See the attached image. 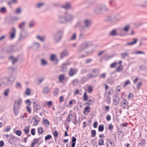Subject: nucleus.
Instances as JSON below:
<instances>
[{
  "mask_svg": "<svg viewBox=\"0 0 147 147\" xmlns=\"http://www.w3.org/2000/svg\"><path fill=\"white\" fill-rule=\"evenodd\" d=\"M64 15H60L59 16V22L61 23L65 24L72 21L73 18V15L68 12L63 13Z\"/></svg>",
  "mask_w": 147,
  "mask_h": 147,
  "instance_id": "nucleus-1",
  "label": "nucleus"
},
{
  "mask_svg": "<svg viewBox=\"0 0 147 147\" xmlns=\"http://www.w3.org/2000/svg\"><path fill=\"white\" fill-rule=\"evenodd\" d=\"M22 103V100L20 98L15 100L13 105V112L15 115H17L19 112L20 106Z\"/></svg>",
  "mask_w": 147,
  "mask_h": 147,
  "instance_id": "nucleus-2",
  "label": "nucleus"
},
{
  "mask_svg": "<svg viewBox=\"0 0 147 147\" xmlns=\"http://www.w3.org/2000/svg\"><path fill=\"white\" fill-rule=\"evenodd\" d=\"M63 35V32L62 30H59L54 34L53 36L54 42L56 43L60 42Z\"/></svg>",
  "mask_w": 147,
  "mask_h": 147,
  "instance_id": "nucleus-3",
  "label": "nucleus"
},
{
  "mask_svg": "<svg viewBox=\"0 0 147 147\" xmlns=\"http://www.w3.org/2000/svg\"><path fill=\"white\" fill-rule=\"evenodd\" d=\"M90 42L88 41H85L80 46L78 50V52H80L87 48Z\"/></svg>",
  "mask_w": 147,
  "mask_h": 147,
  "instance_id": "nucleus-4",
  "label": "nucleus"
},
{
  "mask_svg": "<svg viewBox=\"0 0 147 147\" xmlns=\"http://www.w3.org/2000/svg\"><path fill=\"white\" fill-rule=\"evenodd\" d=\"M78 71V69L75 68H71L68 73V76L71 77L75 75Z\"/></svg>",
  "mask_w": 147,
  "mask_h": 147,
  "instance_id": "nucleus-5",
  "label": "nucleus"
},
{
  "mask_svg": "<svg viewBox=\"0 0 147 147\" xmlns=\"http://www.w3.org/2000/svg\"><path fill=\"white\" fill-rule=\"evenodd\" d=\"M94 13L96 15H98L101 13L102 11L101 6H98L96 7L94 9Z\"/></svg>",
  "mask_w": 147,
  "mask_h": 147,
  "instance_id": "nucleus-6",
  "label": "nucleus"
},
{
  "mask_svg": "<svg viewBox=\"0 0 147 147\" xmlns=\"http://www.w3.org/2000/svg\"><path fill=\"white\" fill-rule=\"evenodd\" d=\"M16 30L14 27H12L10 32L9 38L10 39H13L15 37Z\"/></svg>",
  "mask_w": 147,
  "mask_h": 147,
  "instance_id": "nucleus-7",
  "label": "nucleus"
},
{
  "mask_svg": "<svg viewBox=\"0 0 147 147\" xmlns=\"http://www.w3.org/2000/svg\"><path fill=\"white\" fill-rule=\"evenodd\" d=\"M92 23V21L90 20H85L84 21V26L86 28H89L91 26Z\"/></svg>",
  "mask_w": 147,
  "mask_h": 147,
  "instance_id": "nucleus-8",
  "label": "nucleus"
},
{
  "mask_svg": "<svg viewBox=\"0 0 147 147\" xmlns=\"http://www.w3.org/2000/svg\"><path fill=\"white\" fill-rule=\"evenodd\" d=\"M50 60L52 61H55V64H57L59 61L57 55L52 54H51Z\"/></svg>",
  "mask_w": 147,
  "mask_h": 147,
  "instance_id": "nucleus-9",
  "label": "nucleus"
},
{
  "mask_svg": "<svg viewBox=\"0 0 147 147\" xmlns=\"http://www.w3.org/2000/svg\"><path fill=\"white\" fill-rule=\"evenodd\" d=\"M69 54L68 51L66 50L62 51L60 54V58L62 59L65 57L67 56Z\"/></svg>",
  "mask_w": 147,
  "mask_h": 147,
  "instance_id": "nucleus-10",
  "label": "nucleus"
},
{
  "mask_svg": "<svg viewBox=\"0 0 147 147\" xmlns=\"http://www.w3.org/2000/svg\"><path fill=\"white\" fill-rule=\"evenodd\" d=\"M34 111L36 113H38V111L41 109V107L40 105H38L36 103L34 102Z\"/></svg>",
  "mask_w": 147,
  "mask_h": 147,
  "instance_id": "nucleus-11",
  "label": "nucleus"
},
{
  "mask_svg": "<svg viewBox=\"0 0 147 147\" xmlns=\"http://www.w3.org/2000/svg\"><path fill=\"white\" fill-rule=\"evenodd\" d=\"M69 65V63H64L63 64L61 67V71L63 72H65L67 69V66Z\"/></svg>",
  "mask_w": 147,
  "mask_h": 147,
  "instance_id": "nucleus-12",
  "label": "nucleus"
},
{
  "mask_svg": "<svg viewBox=\"0 0 147 147\" xmlns=\"http://www.w3.org/2000/svg\"><path fill=\"white\" fill-rule=\"evenodd\" d=\"M121 104L123 109H125L126 107L127 106L128 102L126 100L123 99V101L121 102Z\"/></svg>",
  "mask_w": 147,
  "mask_h": 147,
  "instance_id": "nucleus-13",
  "label": "nucleus"
},
{
  "mask_svg": "<svg viewBox=\"0 0 147 147\" xmlns=\"http://www.w3.org/2000/svg\"><path fill=\"white\" fill-rule=\"evenodd\" d=\"M61 7L65 9H69L71 8V4L69 3H67L64 5H62Z\"/></svg>",
  "mask_w": 147,
  "mask_h": 147,
  "instance_id": "nucleus-14",
  "label": "nucleus"
},
{
  "mask_svg": "<svg viewBox=\"0 0 147 147\" xmlns=\"http://www.w3.org/2000/svg\"><path fill=\"white\" fill-rule=\"evenodd\" d=\"M133 41L131 42H129L127 43L125 45V46H131L135 44L137 42L138 40L137 38L133 39Z\"/></svg>",
  "mask_w": 147,
  "mask_h": 147,
  "instance_id": "nucleus-15",
  "label": "nucleus"
},
{
  "mask_svg": "<svg viewBox=\"0 0 147 147\" xmlns=\"http://www.w3.org/2000/svg\"><path fill=\"white\" fill-rule=\"evenodd\" d=\"M138 6L143 8H147V0L145 1L143 3L139 4Z\"/></svg>",
  "mask_w": 147,
  "mask_h": 147,
  "instance_id": "nucleus-16",
  "label": "nucleus"
},
{
  "mask_svg": "<svg viewBox=\"0 0 147 147\" xmlns=\"http://www.w3.org/2000/svg\"><path fill=\"white\" fill-rule=\"evenodd\" d=\"M50 89L48 86H46L42 90V92L43 94H47L49 93L50 91Z\"/></svg>",
  "mask_w": 147,
  "mask_h": 147,
  "instance_id": "nucleus-17",
  "label": "nucleus"
},
{
  "mask_svg": "<svg viewBox=\"0 0 147 147\" xmlns=\"http://www.w3.org/2000/svg\"><path fill=\"white\" fill-rule=\"evenodd\" d=\"M41 139H42V138L41 137L38 138L34 139V141L31 144V147H34V145L36 143L38 144V141Z\"/></svg>",
  "mask_w": 147,
  "mask_h": 147,
  "instance_id": "nucleus-18",
  "label": "nucleus"
},
{
  "mask_svg": "<svg viewBox=\"0 0 147 147\" xmlns=\"http://www.w3.org/2000/svg\"><path fill=\"white\" fill-rule=\"evenodd\" d=\"M90 107L88 106L87 105L84 109V114L86 115H87L88 112H90Z\"/></svg>",
  "mask_w": 147,
  "mask_h": 147,
  "instance_id": "nucleus-19",
  "label": "nucleus"
},
{
  "mask_svg": "<svg viewBox=\"0 0 147 147\" xmlns=\"http://www.w3.org/2000/svg\"><path fill=\"white\" fill-rule=\"evenodd\" d=\"M92 72L93 74L94 75V76H96V77L99 74V70L98 69H93Z\"/></svg>",
  "mask_w": 147,
  "mask_h": 147,
  "instance_id": "nucleus-20",
  "label": "nucleus"
},
{
  "mask_svg": "<svg viewBox=\"0 0 147 147\" xmlns=\"http://www.w3.org/2000/svg\"><path fill=\"white\" fill-rule=\"evenodd\" d=\"M33 46L36 49H38L40 47V44L38 42H34L33 43Z\"/></svg>",
  "mask_w": 147,
  "mask_h": 147,
  "instance_id": "nucleus-21",
  "label": "nucleus"
},
{
  "mask_svg": "<svg viewBox=\"0 0 147 147\" xmlns=\"http://www.w3.org/2000/svg\"><path fill=\"white\" fill-rule=\"evenodd\" d=\"M113 101L115 105H117L119 102V98H118L117 96H116L113 98Z\"/></svg>",
  "mask_w": 147,
  "mask_h": 147,
  "instance_id": "nucleus-22",
  "label": "nucleus"
},
{
  "mask_svg": "<svg viewBox=\"0 0 147 147\" xmlns=\"http://www.w3.org/2000/svg\"><path fill=\"white\" fill-rule=\"evenodd\" d=\"M15 138V137L13 136H11L10 137L9 139L8 140L9 142L10 143V144H12L15 142L14 139Z\"/></svg>",
  "mask_w": 147,
  "mask_h": 147,
  "instance_id": "nucleus-23",
  "label": "nucleus"
},
{
  "mask_svg": "<svg viewBox=\"0 0 147 147\" xmlns=\"http://www.w3.org/2000/svg\"><path fill=\"white\" fill-rule=\"evenodd\" d=\"M58 78L59 82L62 83L63 81L65 79V76L64 74L61 75L59 76Z\"/></svg>",
  "mask_w": 147,
  "mask_h": 147,
  "instance_id": "nucleus-24",
  "label": "nucleus"
},
{
  "mask_svg": "<svg viewBox=\"0 0 147 147\" xmlns=\"http://www.w3.org/2000/svg\"><path fill=\"white\" fill-rule=\"evenodd\" d=\"M25 24L26 22H23L21 24H19L18 25L19 27L20 28V30L22 31V32H23V31Z\"/></svg>",
  "mask_w": 147,
  "mask_h": 147,
  "instance_id": "nucleus-25",
  "label": "nucleus"
},
{
  "mask_svg": "<svg viewBox=\"0 0 147 147\" xmlns=\"http://www.w3.org/2000/svg\"><path fill=\"white\" fill-rule=\"evenodd\" d=\"M12 77H10L9 78L6 79V80L8 84H12L13 82V80H11Z\"/></svg>",
  "mask_w": 147,
  "mask_h": 147,
  "instance_id": "nucleus-26",
  "label": "nucleus"
},
{
  "mask_svg": "<svg viewBox=\"0 0 147 147\" xmlns=\"http://www.w3.org/2000/svg\"><path fill=\"white\" fill-rule=\"evenodd\" d=\"M36 38L38 40L41 41L42 42H44L45 39V37L43 36L41 37L40 36L38 35L36 36Z\"/></svg>",
  "mask_w": 147,
  "mask_h": 147,
  "instance_id": "nucleus-27",
  "label": "nucleus"
},
{
  "mask_svg": "<svg viewBox=\"0 0 147 147\" xmlns=\"http://www.w3.org/2000/svg\"><path fill=\"white\" fill-rule=\"evenodd\" d=\"M40 64L42 65L45 66L47 64V62L45 59H42L41 60Z\"/></svg>",
  "mask_w": 147,
  "mask_h": 147,
  "instance_id": "nucleus-28",
  "label": "nucleus"
},
{
  "mask_svg": "<svg viewBox=\"0 0 147 147\" xmlns=\"http://www.w3.org/2000/svg\"><path fill=\"white\" fill-rule=\"evenodd\" d=\"M86 77L88 78V80L90 79H92L96 78V76H94L93 74H88L86 76Z\"/></svg>",
  "mask_w": 147,
  "mask_h": 147,
  "instance_id": "nucleus-29",
  "label": "nucleus"
},
{
  "mask_svg": "<svg viewBox=\"0 0 147 147\" xmlns=\"http://www.w3.org/2000/svg\"><path fill=\"white\" fill-rule=\"evenodd\" d=\"M109 35L112 36L117 35L116 30H113L110 32Z\"/></svg>",
  "mask_w": 147,
  "mask_h": 147,
  "instance_id": "nucleus-30",
  "label": "nucleus"
},
{
  "mask_svg": "<svg viewBox=\"0 0 147 147\" xmlns=\"http://www.w3.org/2000/svg\"><path fill=\"white\" fill-rule=\"evenodd\" d=\"M30 128V126L29 125L28 126L26 127L24 129V130L26 135H27L29 131V129Z\"/></svg>",
  "mask_w": 147,
  "mask_h": 147,
  "instance_id": "nucleus-31",
  "label": "nucleus"
},
{
  "mask_svg": "<svg viewBox=\"0 0 147 147\" xmlns=\"http://www.w3.org/2000/svg\"><path fill=\"white\" fill-rule=\"evenodd\" d=\"M129 28V25H127L125 26L123 29L122 30L125 32H127L128 31Z\"/></svg>",
  "mask_w": 147,
  "mask_h": 147,
  "instance_id": "nucleus-32",
  "label": "nucleus"
},
{
  "mask_svg": "<svg viewBox=\"0 0 147 147\" xmlns=\"http://www.w3.org/2000/svg\"><path fill=\"white\" fill-rule=\"evenodd\" d=\"M129 54L126 52L121 53V57L123 59H125L126 57H128Z\"/></svg>",
  "mask_w": 147,
  "mask_h": 147,
  "instance_id": "nucleus-33",
  "label": "nucleus"
},
{
  "mask_svg": "<svg viewBox=\"0 0 147 147\" xmlns=\"http://www.w3.org/2000/svg\"><path fill=\"white\" fill-rule=\"evenodd\" d=\"M45 3H39L36 4V7L37 8H40L42 7H43Z\"/></svg>",
  "mask_w": 147,
  "mask_h": 147,
  "instance_id": "nucleus-34",
  "label": "nucleus"
},
{
  "mask_svg": "<svg viewBox=\"0 0 147 147\" xmlns=\"http://www.w3.org/2000/svg\"><path fill=\"white\" fill-rule=\"evenodd\" d=\"M35 24V21L34 20H31L29 23V26L30 28L33 27Z\"/></svg>",
  "mask_w": 147,
  "mask_h": 147,
  "instance_id": "nucleus-35",
  "label": "nucleus"
},
{
  "mask_svg": "<svg viewBox=\"0 0 147 147\" xmlns=\"http://www.w3.org/2000/svg\"><path fill=\"white\" fill-rule=\"evenodd\" d=\"M85 38V35L82 32H80L79 34V39H84Z\"/></svg>",
  "mask_w": 147,
  "mask_h": 147,
  "instance_id": "nucleus-36",
  "label": "nucleus"
},
{
  "mask_svg": "<svg viewBox=\"0 0 147 147\" xmlns=\"http://www.w3.org/2000/svg\"><path fill=\"white\" fill-rule=\"evenodd\" d=\"M22 10L20 7H18L16 8V9L15 12L17 14H19L21 13Z\"/></svg>",
  "mask_w": 147,
  "mask_h": 147,
  "instance_id": "nucleus-37",
  "label": "nucleus"
},
{
  "mask_svg": "<svg viewBox=\"0 0 147 147\" xmlns=\"http://www.w3.org/2000/svg\"><path fill=\"white\" fill-rule=\"evenodd\" d=\"M78 80L77 79H75L73 81V86H77L78 83Z\"/></svg>",
  "mask_w": 147,
  "mask_h": 147,
  "instance_id": "nucleus-38",
  "label": "nucleus"
},
{
  "mask_svg": "<svg viewBox=\"0 0 147 147\" xmlns=\"http://www.w3.org/2000/svg\"><path fill=\"white\" fill-rule=\"evenodd\" d=\"M102 11H108L109 10V9L106 6L103 5L101 6Z\"/></svg>",
  "mask_w": 147,
  "mask_h": 147,
  "instance_id": "nucleus-39",
  "label": "nucleus"
},
{
  "mask_svg": "<svg viewBox=\"0 0 147 147\" xmlns=\"http://www.w3.org/2000/svg\"><path fill=\"white\" fill-rule=\"evenodd\" d=\"M42 127H40L38 129V131L39 135L42 134H43L44 131H42Z\"/></svg>",
  "mask_w": 147,
  "mask_h": 147,
  "instance_id": "nucleus-40",
  "label": "nucleus"
},
{
  "mask_svg": "<svg viewBox=\"0 0 147 147\" xmlns=\"http://www.w3.org/2000/svg\"><path fill=\"white\" fill-rule=\"evenodd\" d=\"M104 129L103 126L102 125H100L98 127V130L99 131L102 132Z\"/></svg>",
  "mask_w": 147,
  "mask_h": 147,
  "instance_id": "nucleus-41",
  "label": "nucleus"
},
{
  "mask_svg": "<svg viewBox=\"0 0 147 147\" xmlns=\"http://www.w3.org/2000/svg\"><path fill=\"white\" fill-rule=\"evenodd\" d=\"M9 91L10 89L9 88H7L5 90L4 94L7 97L8 96Z\"/></svg>",
  "mask_w": 147,
  "mask_h": 147,
  "instance_id": "nucleus-42",
  "label": "nucleus"
},
{
  "mask_svg": "<svg viewBox=\"0 0 147 147\" xmlns=\"http://www.w3.org/2000/svg\"><path fill=\"white\" fill-rule=\"evenodd\" d=\"M6 11V9L5 7H1L0 9V12L1 13H4Z\"/></svg>",
  "mask_w": 147,
  "mask_h": 147,
  "instance_id": "nucleus-43",
  "label": "nucleus"
},
{
  "mask_svg": "<svg viewBox=\"0 0 147 147\" xmlns=\"http://www.w3.org/2000/svg\"><path fill=\"white\" fill-rule=\"evenodd\" d=\"M113 16H109L107 17V20L111 22H113Z\"/></svg>",
  "mask_w": 147,
  "mask_h": 147,
  "instance_id": "nucleus-44",
  "label": "nucleus"
},
{
  "mask_svg": "<svg viewBox=\"0 0 147 147\" xmlns=\"http://www.w3.org/2000/svg\"><path fill=\"white\" fill-rule=\"evenodd\" d=\"M22 32L20 33V36L19 38V40H22L23 39L25 38L26 37L25 36L23 35H22Z\"/></svg>",
  "mask_w": 147,
  "mask_h": 147,
  "instance_id": "nucleus-45",
  "label": "nucleus"
},
{
  "mask_svg": "<svg viewBox=\"0 0 147 147\" xmlns=\"http://www.w3.org/2000/svg\"><path fill=\"white\" fill-rule=\"evenodd\" d=\"M113 22L119 21L120 18H118L117 16H113Z\"/></svg>",
  "mask_w": 147,
  "mask_h": 147,
  "instance_id": "nucleus-46",
  "label": "nucleus"
},
{
  "mask_svg": "<svg viewBox=\"0 0 147 147\" xmlns=\"http://www.w3.org/2000/svg\"><path fill=\"white\" fill-rule=\"evenodd\" d=\"M123 69V67L121 66V65L118 67L116 69V71L118 72H119L121 71H122Z\"/></svg>",
  "mask_w": 147,
  "mask_h": 147,
  "instance_id": "nucleus-47",
  "label": "nucleus"
},
{
  "mask_svg": "<svg viewBox=\"0 0 147 147\" xmlns=\"http://www.w3.org/2000/svg\"><path fill=\"white\" fill-rule=\"evenodd\" d=\"M25 93L28 95H30L31 93L30 89V88H27L26 90Z\"/></svg>",
  "mask_w": 147,
  "mask_h": 147,
  "instance_id": "nucleus-48",
  "label": "nucleus"
},
{
  "mask_svg": "<svg viewBox=\"0 0 147 147\" xmlns=\"http://www.w3.org/2000/svg\"><path fill=\"white\" fill-rule=\"evenodd\" d=\"M88 80V79L87 77H83L81 79V81L82 82H85L86 81H87Z\"/></svg>",
  "mask_w": 147,
  "mask_h": 147,
  "instance_id": "nucleus-49",
  "label": "nucleus"
},
{
  "mask_svg": "<svg viewBox=\"0 0 147 147\" xmlns=\"http://www.w3.org/2000/svg\"><path fill=\"white\" fill-rule=\"evenodd\" d=\"M76 34L75 33L73 34L71 37V40H75L76 39Z\"/></svg>",
  "mask_w": 147,
  "mask_h": 147,
  "instance_id": "nucleus-50",
  "label": "nucleus"
},
{
  "mask_svg": "<svg viewBox=\"0 0 147 147\" xmlns=\"http://www.w3.org/2000/svg\"><path fill=\"white\" fill-rule=\"evenodd\" d=\"M109 143L110 144V146H109L108 144H107V147H113L114 146V143L113 141H110L109 142Z\"/></svg>",
  "mask_w": 147,
  "mask_h": 147,
  "instance_id": "nucleus-51",
  "label": "nucleus"
},
{
  "mask_svg": "<svg viewBox=\"0 0 147 147\" xmlns=\"http://www.w3.org/2000/svg\"><path fill=\"white\" fill-rule=\"evenodd\" d=\"M130 84V81L128 80H126L125 83L123 85V87H125L127 85Z\"/></svg>",
  "mask_w": 147,
  "mask_h": 147,
  "instance_id": "nucleus-52",
  "label": "nucleus"
},
{
  "mask_svg": "<svg viewBox=\"0 0 147 147\" xmlns=\"http://www.w3.org/2000/svg\"><path fill=\"white\" fill-rule=\"evenodd\" d=\"M91 133L92 134V137H94L95 136L96 134V131L94 130H92L91 132Z\"/></svg>",
  "mask_w": 147,
  "mask_h": 147,
  "instance_id": "nucleus-53",
  "label": "nucleus"
},
{
  "mask_svg": "<svg viewBox=\"0 0 147 147\" xmlns=\"http://www.w3.org/2000/svg\"><path fill=\"white\" fill-rule=\"evenodd\" d=\"M15 133L18 136H20L21 135L22 132L20 130H17L16 131Z\"/></svg>",
  "mask_w": 147,
  "mask_h": 147,
  "instance_id": "nucleus-54",
  "label": "nucleus"
},
{
  "mask_svg": "<svg viewBox=\"0 0 147 147\" xmlns=\"http://www.w3.org/2000/svg\"><path fill=\"white\" fill-rule=\"evenodd\" d=\"M52 138L51 135L50 134H49L47 135L45 138V140L46 141L47 140H49Z\"/></svg>",
  "mask_w": 147,
  "mask_h": 147,
  "instance_id": "nucleus-55",
  "label": "nucleus"
},
{
  "mask_svg": "<svg viewBox=\"0 0 147 147\" xmlns=\"http://www.w3.org/2000/svg\"><path fill=\"white\" fill-rule=\"evenodd\" d=\"M59 91V89L57 88H56L53 91V95L54 96L57 95L58 94V92Z\"/></svg>",
  "mask_w": 147,
  "mask_h": 147,
  "instance_id": "nucleus-56",
  "label": "nucleus"
},
{
  "mask_svg": "<svg viewBox=\"0 0 147 147\" xmlns=\"http://www.w3.org/2000/svg\"><path fill=\"white\" fill-rule=\"evenodd\" d=\"M98 144L100 146H102L104 144V141L103 139H100L99 141Z\"/></svg>",
  "mask_w": 147,
  "mask_h": 147,
  "instance_id": "nucleus-57",
  "label": "nucleus"
},
{
  "mask_svg": "<svg viewBox=\"0 0 147 147\" xmlns=\"http://www.w3.org/2000/svg\"><path fill=\"white\" fill-rule=\"evenodd\" d=\"M117 64V63L116 62H114L113 63H112L110 65L111 67L112 68H113L115 67L116 66V65Z\"/></svg>",
  "mask_w": 147,
  "mask_h": 147,
  "instance_id": "nucleus-58",
  "label": "nucleus"
},
{
  "mask_svg": "<svg viewBox=\"0 0 147 147\" xmlns=\"http://www.w3.org/2000/svg\"><path fill=\"white\" fill-rule=\"evenodd\" d=\"M43 123L44 124L47 125H49V122L48 120L46 119L43 120Z\"/></svg>",
  "mask_w": 147,
  "mask_h": 147,
  "instance_id": "nucleus-59",
  "label": "nucleus"
},
{
  "mask_svg": "<svg viewBox=\"0 0 147 147\" xmlns=\"http://www.w3.org/2000/svg\"><path fill=\"white\" fill-rule=\"evenodd\" d=\"M83 98L85 101H87L88 99V96L87 95L86 93L85 92L83 96Z\"/></svg>",
  "mask_w": 147,
  "mask_h": 147,
  "instance_id": "nucleus-60",
  "label": "nucleus"
},
{
  "mask_svg": "<svg viewBox=\"0 0 147 147\" xmlns=\"http://www.w3.org/2000/svg\"><path fill=\"white\" fill-rule=\"evenodd\" d=\"M87 90L89 93H91L92 90V87L91 86H89Z\"/></svg>",
  "mask_w": 147,
  "mask_h": 147,
  "instance_id": "nucleus-61",
  "label": "nucleus"
},
{
  "mask_svg": "<svg viewBox=\"0 0 147 147\" xmlns=\"http://www.w3.org/2000/svg\"><path fill=\"white\" fill-rule=\"evenodd\" d=\"M18 58H13V60L12 61V63L13 65H14L15 63L18 62Z\"/></svg>",
  "mask_w": 147,
  "mask_h": 147,
  "instance_id": "nucleus-62",
  "label": "nucleus"
},
{
  "mask_svg": "<svg viewBox=\"0 0 147 147\" xmlns=\"http://www.w3.org/2000/svg\"><path fill=\"white\" fill-rule=\"evenodd\" d=\"M35 130L34 128H33L31 130V133L32 135L34 136L35 134Z\"/></svg>",
  "mask_w": 147,
  "mask_h": 147,
  "instance_id": "nucleus-63",
  "label": "nucleus"
},
{
  "mask_svg": "<svg viewBox=\"0 0 147 147\" xmlns=\"http://www.w3.org/2000/svg\"><path fill=\"white\" fill-rule=\"evenodd\" d=\"M40 120H39L36 119L33 123V124L34 126H36L39 122Z\"/></svg>",
  "mask_w": 147,
  "mask_h": 147,
  "instance_id": "nucleus-64",
  "label": "nucleus"
}]
</instances>
